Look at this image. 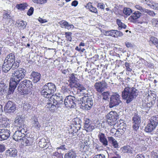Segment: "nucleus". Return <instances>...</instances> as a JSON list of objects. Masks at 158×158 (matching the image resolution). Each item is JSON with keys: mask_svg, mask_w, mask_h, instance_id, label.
Here are the masks:
<instances>
[{"mask_svg": "<svg viewBox=\"0 0 158 158\" xmlns=\"http://www.w3.org/2000/svg\"><path fill=\"white\" fill-rule=\"evenodd\" d=\"M24 122L23 118L20 116H17L15 119V124L17 127V129H23V127L24 129L27 128L26 125L24 123Z\"/></svg>", "mask_w": 158, "mask_h": 158, "instance_id": "obj_13", "label": "nucleus"}, {"mask_svg": "<svg viewBox=\"0 0 158 158\" xmlns=\"http://www.w3.org/2000/svg\"><path fill=\"white\" fill-rule=\"evenodd\" d=\"M5 150V146L2 144H0V152H2Z\"/></svg>", "mask_w": 158, "mask_h": 158, "instance_id": "obj_64", "label": "nucleus"}, {"mask_svg": "<svg viewBox=\"0 0 158 158\" xmlns=\"http://www.w3.org/2000/svg\"><path fill=\"white\" fill-rule=\"evenodd\" d=\"M17 23L18 25V27H19L20 29H25L27 25V23L23 20L18 21L17 22Z\"/></svg>", "mask_w": 158, "mask_h": 158, "instance_id": "obj_29", "label": "nucleus"}, {"mask_svg": "<svg viewBox=\"0 0 158 158\" xmlns=\"http://www.w3.org/2000/svg\"><path fill=\"white\" fill-rule=\"evenodd\" d=\"M93 7L92 5H91V3H88L86 6V7L87 9L90 10V8Z\"/></svg>", "mask_w": 158, "mask_h": 158, "instance_id": "obj_62", "label": "nucleus"}, {"mask_svg": "<svg viewBox=\"0 0 158 158\" xmlns=\"http://www.w3.org/2000/svg\"><path fill=\"white\" fill-rule=\"evenodd\" d=\"M139 123H133V128L135 131H137L140 125Z\"/></svg>", "mask_w": 158, "mask_h": 158, "instance_id": "obj_48", "label": "nucleus"}, {"mask_svg": "<svg viewBox=\"0 0 158 158\" xmlns=\"http://www.w3.org/2000/svg\"><path fill=\"white\" fill-rule=\"evenodd\" d=\"M26 72L24 69L19 68L14 71L12 73L13 77L10 80L19 84V81L24 78Z\"/></svg>", "mask_w": 158, "mask_h": 158, "instance_id": "obj_5", "label": "nucleus"}, {"mask_svg": "<svg viewBox=\"0 0 158 158\" xmlns=\"http://www.w3.org/2000/svg\"><path fill=\"white\" fill-rule=\"evenodd\" d=\"M125 66L126 67L127 70L129 72H131L132 70L131 68H130V64L128 62H126L125 63Z\"/></svg>", "mask_w": 158, "mask_h": 158, "instance_id": "obj_52", "label": "nucleus"}, {"mask_svg": "<svg viewBox=\"0 0 158 158\" xmlns=\"http://www.w3.org/2000/svg\"><path fill=\"white\" fill-rule=\"evenodd\" d=\"M56 90V86L52 82L46 84L41 88V94L44 97L49 98Z\"/></svg>", "mask_w": 158, "mask_h": 158, "instance_id": "obj_3", "label": "nucleus"}, {"mask_svg": "<svg viewBox=\"0 0 158 158\" xmlns=\"http://www.w3.org/2000/svg\"><path fill=\"white\" fill-rule=\"evenodd\" d=\"M132 12L131 10L129 8H125L123 10V13L127 15H129Z\"/></svg>", "mask_w": 158, "mask_h": 158, "instance_id": "obj_37", "label": "nucleus"}, {"mask_svg": "<svg viewBox=\"0 0 158 158\" xmlns=\"http://www.w3.org/2000/svg\"><path fill=\"white\" fill-rule=\"evenodd\" d=\"M34 139L32 137V135H30L29 137L25 136L22 139L23 143L26 146H30L33 144Z\"/></svg>", "mask_w": 158, "mask_h": 158, "instance_id": "obj_14", "label": "nucleus"}, {"mask_svg": "<svg viewBox=\"0 0 158 158\" xmlns=\"http://www.w3.org/2000/svg\"><path fill=\"white\" fill-rule=\"evenodd\" d=\"M106 33L108 35L114 37L121 36L123 34L121 32L116 30H111L107 31Z\"/></svg>", "mask_w": 158, "mask_h": 158, "instance_id": "obj_19", "label": "nucleus"}, {"mask_svg": "<svg viewBox=\"0 0 158 158\" xmlns=\"http://www.w3.org/2000/svg\"><path fill=\"white\" fill-rule=\"evenodd\" d=\"M78 4V2L76 0H75L72 2L71 5L72 6H76Z\"/></svg>", "mask_w": 158, "mask_h": 158, "instance_id": "obj_63", "label": "nucleus"}, {"mask_svg": "<svg viewBox=\"0 0 158 158\" xmlns=\"http://www.w3.org/2000/svg\"><path fill=\"white\" fill-rule=\"evenodd\" d=\"M72 33L70 32H66L65 33V37L68 40L71 41L72 40V37L71 35Z\"/></svg>", "mask_w": 158, "mask_h": 158, "instance_id": "obj_46", "label": "nucleus"}, {"mask_svg": "<svg viewBox=\"0 0 158 158\" xmlns=\"http://www.w3.org/2000/svg\"><path fill=\"white\" fill-rule=\"evenodd\" d=\"M34 11V8L32 7H31L30 9L28 10V12L27 13V15L29 16L31 15Z\"/></svg>", "mask_w": 158, "mask_h": 158, "instance_id": "obj_51", "label": "nucleus"}, {"mask_svg": "<svg viewBox=\"0 0 158 158\" xmlns=\"http://www.w3.org/2000/svg\"><path fill=\"white\" fill-rule=\"evenodd\" d=\"M135 7L137 9L139 10L141 12H144L145 10L146 9L142 8L141 6L139 5H136L135 6Z\"/></svg>", "mask_w": 158, "mask_h": 158, "instance_id": "obj_49", "label": "nucleus"}, {"mask_svg": "<svg viewBox=\"0 0 158 158\" xmlns=\"http://www.w3.org/2000/svg\"><path fill=\"white\" fill-rule=\"evenodd\" d=\"M5 109L6 113H13L16 110V105L14 102L9 101L5 106Z\"/></svg>", "mask_w": 158, "mask_h": 158, "instance_id": "obj_10", "label": "nucleus"}, {"mask_svg": "<svg viewBox=\"0 0 158 158\" xmlns=\"http://www.w3.org/2000/svg\"><path fill=\"white\" fill-rule=\"evenodd\" d=\"M51 101H48L47 103L46 107L48 108L49 110L52 112H54V111L56 110L57 108L60 107V104L56 103L55 102H53L52 103Z\"/></svg>", "mask_w": 158, "mask_h": 158, "instance_id": "obj_16", "label": "nucleus"}, {"mask_svg": "<svg viewBox=\"0 0 158 158\" xmlns=\"http://www.w3.org/2000/svg\"><path fill=\"white\" fill-rule=\"evenodd\" d=\"M61 27L68 29V30L74 28V26L72 24H69L68 22L66 21H62L60 22Z\"/></svg>", "mask_w": 158, "mask_h": 158, "instance_id": "obj_26", "label": "nucleus"}, {"mask_svg": "<svg viewBox=\"0 0 158 158\" xmlns=\"http://www.w3.org/2000/svg\"><path fill=\"white\" fill-rule=\"evenodd\" d=\"M141 15V13L139 11H136L132 14L131 17L133 19L135 20L139 18Z\"/></svg>", "mask_w": 158, "mask_h": 158, "instance_id": "obj_33", "label": "nucleus"}, {"mask_svg": "<svg viewBox=\"0 0 158 158\" xmlns=\"http://www.w3.org/2000/svg\"><path fill=\"white\" fill-rule=\"evenodd\" d=\"M17 150L15 148H11L6 151V155L9 157H15L17 155Z\"/></svg>", "mask_w": 158, "mask_h": 158, "instance_id": "obj_21", "label": "nucleus"}, {"mask_svg": "<svg viewBox=\"0 0 158 158\" xmlns=\"http://www.w3.org/2000/svg\"><path fill=\"white\" fill-rule=\"evenodd\" d=\"M156 127L149 123L145 128V131L148 132H151L155 129Z\"/></svg>", "mask_w": 158, "mask_h": 158, "instance_id": "obj_27", "label": "nucleus"}, {"mask_svg": "<svg viewBox=\"0 0 158 158\" xmlns=\"http://www.w3.org/2000/svg\"><path fill=\"white\" fill-rule=\"evenodd\" d=\"M107 84L105 80H102V81L96 83L94 85L95 89L98 92H102L107 87Z\"/></svg>", "mask_w": 158, "mask_h": 158, "instance_id": "obj_12", "label": "nucleus"}, {"mask_svg": "<svg viewBox=\"0 0 158 158\" xmlns=\"http://www.w3.org/2000/svg\"><path fill=\"white\" fill-rule=\"evenodd\" d=\"M152 22L155 25V26L158 27V20L155 19H153L152 20Z\"/></svg>", "mask_w": 158, "mask_h": 158, "instance_id": "obj_56", "label": "nucleus"}, {"mask_svg": "<svg viewBox=\"0 0 158 158\" xmlns=\"http://www.w3.org/2000/svg\"><path fill=\"white\" fill-rule=\"evenodd\" d=\"M98 136L100 142L102 143L103 145L106 146L107 145L108 141L104 134L100 132Z\"/></svg>", "mask_w": 158, "mask_h": 158, "instance_id": "obj_23", "label": "nucleus"}, {"mask_svg": "<svg viewBox=\"0 0 158 158\" xmlns=\"http://www.w3.org/2000/svg\"><path fill=\"white\" fill-rule=\"evenodd\" d=\"M150 40L156 46L158 44V40L154 37H151Z\"/></svg>", "mask_w": 158, "mask_h": 158, "instance_id": "obj_38", "label": "nucleus"}, {"mask_svg": "<svg viewBox=\"0 0 158 158\" xmlns=\"http://www.w3.org/2000/svg\"><path fill=\"white\" fill-rule=\"evenodd\" d=\"M82 99L85 102L82 101V103L81 104L82 106L84 107L86 110H89L93 104V101L92 98L85 97L82 98Z\"/></svg>", "mask_w": 158, "mask_h": 158, "instance_id": "obj_11", "label": "nucleus"}, {"mask_svg": "<svg viewBox=\"0 0 158 158\" xmlns=\"http://www.w3.org/2000/svg\"><path fill=\"white\" fill-rule=\"evenodd\" d=\"M125 44L127 48H132L133 46V45L131 43L129 42H126L125 43Z\"/></svg>", "mask_w": 158, "mask_h": 158, "instance_id": "obj_55", "label": "nucleus"}, {"mask_svg": "<svg viewBox=\"0 0 158 158\" xmlns=\"http://www.w3.org/2000/svg\"><path fill=\"white\" fill-rule=\"evenodd\" d=\"M32 87V82L26 79L21 82L18 87V90L21 94L26 95L30 92Z\"/></svg>", "mask_w": 158, "mask_h": 158, "instance_id": "obj_4", "label": "nucleus"}, {"mask_svg": "<svg viewBox=\"0 0 158 158\" xmlns=\"http://www.w3.org/2000/svg\"><path fill=\"white\" fill-rule=\"evenodd\" d=\"M138 93V91L135 88L127 86L122 92V97L123 99L126 100V102L128 104L135 98Z\"/></svg>", "mask_w": 158, "mask_h": 158, "instance_id": "obj_2", "label": "nucleus"}, {"mask_svg": "<svg viewBox=\"0 0 158 158\" xmlns=\"http://www.w3.org/2000/svg\"><path fill=\"white\" fill-rule=\"evenodd\" d=\"M18 84L16 83L15 81H14L10 80V87L7 91V94L8 95L13 94L15 89Z\"/></svg>", "mask_w": 158, "mask_h": 158, "instance_id": "obj_20", "label": "nucleus"}, {"mask_svg": "<svg viewBox=\"0 0 158 158\" xmlns=\"http://www.w3.org/2000/svg\"><path fill=\"white\" fill-rule=\"evenodd\" d=\"M10 16L6 12H5L3 15V18L6 19H10Z\"/></svg>", "mask_w": 158, "mask_h": 158, "instance_id": "obj_54", "label": "nucleus"}, {"mask_svg": "<svg viewBox=\"0 0 158 158\" xmlns=\"http://www.w3.org/2000/svg\"><path fill=\"white\" fill-rule=\"evenodd\" d=\"M149 123L156 127L158 123V116L152 117L150 119Z\"/></svg>", "mask_w": 158, "mask_h": 158, "instance_id": "obj_28", "label": "nucleus"}, {"mask_svg": "<svg viewBox=\"0 0 158 158\" xmlns=\"http://www.w3.org/2000/svg\"><path fill=\"white\" fill-rule=\"evenodd\" d=\"M102 94L103 99L106 100L108 98L109 94L108 92H104Z\"/></svg>", "mask_w": 158, "mask_h": 158, "instance_id": "obj_44", "label": "nucleus"}, {"mask_svg": "<svg viewBox=\"0 0 158 158\" xmlns=\"http://www.w3.org/2000/svg\"><path fill=\"white\" fill-rule=\"evenodd\" d=\"M133 123L140 124L141 123L140 117L138 114H135L132 118Z\"/></svg>", "mask_w": 158, "mask_h": 158, "instance_id": "obj_31", "label": "nucleus"}, {"mask_svg": "<svg viewBox=\"0 0 158 158\" xmlns=\"http://www.w3.org/2000/svg\"><path fill=\"white\" fill-rule=\"evenodd\" d=\"M152 5L151 7L154 9L158 10V3H155L154 2L151 3Z\"/></svg>", "mask_w": 158, "mask_h": 158, "instance_id": "obj_50", "label": "nucleus"}, {"mask_svg": "<svg viewBox=\"0 0 158 158\" xmlns=\"http://www.w3.org/2000/svg\"><path fill=\"white\" fill-rule=\"evenodd\" d=\"M60 94H56L55 95H52V97H50V99H54V101L55 102H56V103L60 104V107L61 106V103L62 102V97L60 96Z\"/></svg>", "mask_w": 158, "mask_h": 158, "instance_id": "obj_22", "label": "nucleus"}, {"mask_svg": "<svg viewBox=\"0 0 158 158\" xmlns=\"http://www.w3.org/2000/svg\"><path fill=\"white\" fill-rule=\"evenodd\" d=\"M70 83L71 84V87H73V85H74L76 82H75V77L74 75L72 74L70 77Z\"/></svg>", "mask_w": 158, "mask_h": 158, "instance_id": "obj_41", "label": "nucleus"}, {"mask_svg": "<svg viewBox=\"0 0 158 158\" xmlns=\"http://www.w3.org/2000/svg\"><path fill=\"white\" fill-rule=\"evenodd\" d=\"M97 6L101 9H104V5L102 3H98Z\"/></svg>", "mask_w": 158, "mask_h": 158, "instance_id": "obj_57", "label": "nucleus"}, {"mask_svg": "<svg viewBox=\"0 0 158 158\" xmlns=\"http://www.w3.org/2000/svg\"><path fill=\"white\" fill-rule=\"evenodd\" d=\"M18 130L16 131L13 135V138L16 141H22V139L24 138L25 137V133H26L27 131V128H24L23 129H17Z\"/></svg>", "mask_w": 158, "mask_h": 158, "instance_id": "obj_9", "label": "nucleus"}, {"mask_svg": "<svg viewBox=\"0 0 158 158\" xmlns=\"http://www.w3.org/2000/svg\"><path fill=\"white\" fill-rule=\"evenodd\" d=\"M35 3L40 4H44L47 2V0H32Z\"/></svg>", "mask_w": 158, "mask_h": 158, "instance_id": "obj_43", "label": "nucleus"}, {"mask_svg": "<svg viewBox=\"0 0 158 158\" xmlns=\"http://www.w3.org/2000/svg\"><path fill=\"white\" fill-rule=\"evenodd\" d=\"M118 117L117 113L116 111H111L106 116L107 119L106 122L110 125H114Z\"/></svg>", "mask_w": 158, "mask_h": 158, "instance_id": "obj_8", "label": "nucleus"}, {"mask_svg": "<svg viewBox=\"0 0 158 158\" xmlns=\"http://www.w3.org/2000/svg\"><path fill=\"white\" fill-rule=\"evenodd\" d=\"M123 151L124 152L132 153L131 149L129 147L124 146L123 148Z\"/></svg>", "mask_w": 158, "mask_h": 158, "instance_id": "obj_39", "label": "nucleus"}, {"mask_svg": "<svg viewBox=\"0 0 158 158\" xmlns=\"http://www.w3.org/2000/svg\"><path fill=\"white\" fill-rule=\"evenodd\" d=\"M31 106L28 103H24L23 105V109L25 110H28L30 108Z\"/></svg>", "mask_w": 158, "mask_h": 158, "instance_id": "obj_47", "label": "nucleus"}, {"mask_svg": "<svg viewBox=\"0 0 158 158\" xmlns=\"http://www.w3.org/2000/svg\"><path fill=\"white\" fill-rule=\"evenodd\" d=\"M96 158H106L105 156L103 154H100L95 156Z\"/></svg>", "mask_w": 158, "mask_h": 158, "instance_id": "obj_60", "label": "nucleus"}, {"mask_svg": "<svg viewBox=\"0 0 158 158\" xmlns=\"http://www.w3.org/2000/svg\"><path fill=\"white\" fill-rule=\"evenodd\" d=\"M144 13H147L149 15L153 17L154 16L156 15V14L153 11L147 9H146L145 10Z\"/></svg>", "mask_w": 158, "mask_h": 158, "instance_id": "obj_42", "label": "nucleus"}, {"mask_svg": "<svg viewBox=\"0 0 158 158\" xmlns=\"http://www.w3.org/2000/svg\"><path fill=\"white\" fill-rule=\"evenodd\" d=\"M41 74L37 72L32 71L31 74V79L34 83H36L41 79Z\"/></svg>", "mask_w": 158, "mask_h": 158, "instance_id": "obj_18", "label": "nucleus"}, {"mask_svg": "<svg viewBox=\"0 0 158 158\" xmlns=\"http://www.w3.org/2000/svg\"><path fill=\"white\" fill-rule=\"evenodd\" d=\"M112 131H116V132L114 134V135L116 136H119L120 135H122L123 134V132L122 131L121 129H119L118 130H116L115 129H111Z\"/></svg>", "mask_w": 158, "mask_h": 158, "instance_id": "obj_36", "label": "nucleus"}, {"mask_svg": "<svg viewBox=\"0 0 158 158\" xmlns=\"http://www.w3.org/2000/svg\"><path fill=\"white\" fill-rule=\"evenodd\" d=\"M135 158H145V156L142 154H139L136 155Z\"/></svg>", "mask_w": 158, "mask_h": 158, "instance_id": "obj_61", "label": "nucleus"}, {"mask_svg": "<svg viewBox=\"0 0 158 158\" xmlns=\"http://www.w3.org/2000/svg\"><path fill=\"white\" fill-rule=\"evenodd\" d=\"M27 5L26 3H23L20 4H18L16 7L19 9L20 10H24L27 7Z\"/></svg>", "mask_w": 158, "mask_h": 158, "instance_id": "obj_35", "label": "nucleus"}, {"mask_svg": "<svg viewBox=\"0 0 158 158\" xmlns=\"http://www.w3.org/2000/svg\"><path fill=\"white\" fill-rule=\"evenodd\" d=\"M39 145H40L41 147L43 148L47 144L46 140L44 139H42L39 142Z\"/></svg>", "mask_w": 158, "mask_h": 158, "instance_id": "obj_45", "label": "nucleus"}, {"mask_svg": "<svg viewBox=\"0 0 158 158\" xmlns=\"http://www.w3.org/2000/svg\"><path fill=\"white\" fill-rule=\"evenodd\" d=\"M85 121L84 127L87 131H91L94 128V127L90 123V121L89 119L87 118H84Z\"/></svg>", "mask_w": 158, "mask_h": 158, "instance_id": "obj_17", "label": "nucleus"}, {"mask_svg": "<svg viewBox=\"0 0 158 158\" xmlns=\"http://www.w3.org/2000/svg\"><path fill=\"white\" fill-rule=\"evenodd\" d=\"M77 102V100L75 97L70 95L66 97L64 102L66 107L74 108L76 107Z\"/></svg>", "mask_w": 158, "mask_h": 158, "instance_id": "obj_7", "label": "nucleus"}, {"mask_svg": "<svg viewBox=\"0 0 158 158\" xmlns=\"http://www.w3.org/2000/svg\"><path fill=\"white\" fill-rule=\"evenodd\" d=\"M113 147L115 148H118V145L116 140L112 144Z\"/></svg>", "mask_w": 158, "mask_h": 158, "instance_id": "obj_59", "label": "nucleus"}, {"mask_svg": "<svg viewBox=\"0 0 158 158\" xmlns=\"http://www.w3.org/2000/svg\"><path fill=\"white\" fill-rule=\"evenodd\" d=\"M32 127L36 129L39 130L41 126L38 119L36 118H32Z\"/></svg>", "mask_w": 158, "mask_h": 158, "instance_id": "obj_25", "label": "nucleus"}, {"mask_svg": "<svg viewBox=\"0 0 158 158\" xmlns=\"http://www.w3.org/2000/svg\"><path fill=\"white\" fill-rule=\"evenodd\" d=\"M15 55L11 53L7 55L2 66V70L5 73L8 72L11 68L12 69H17L19 66L20 60L15 61Z\"/></svg>", "mask_w": 158, "mask_h": 158, "instance_id": "obj_1", "label": "nucleus"}, {"mask_svg": "<svg viewBox=\"0 0 158 158\" xmlns=\"http://www.w3.org/2000/svg\"><path fill=\"white\" fill-rule=\"evenodd\" d=\"M10 131L5 128L0 129V140L7 139L10 136Z\"/></svg>", "mask_w": 158, "mask_h": 158, "instance_id": "obj_15", "label": "nucleus"}, {"mask_svg": "<svg viewBox=\"0 0 158 158\" xmlns=\"http://www.w3.org/2000/svg\"><path fill=\"white\" fill-rule=\"evenodd\" d=\"M121 101L120 96L117 93H114L111 96L109 104V107L112 108L119 105Z\"/></svg>", "mask_w": 158, "mask_h": 158, "instance_id": "obj_6", "label": "nucleus"}, {"mask_svg": "<svg viewBox=\"0 0 158 158\" xmlns=\"http://www.w3.org/2000/svg\"><path fill=\"white\" fill-rule=\"evenodd\" d=\"M2 113L0 114V123H3V124L6 123L5 122L7 120L9 121V120L4 115L2 114Z\"/></svg>", "mask_w": 158, "mask_h": 158, "instance_id": "obj_34", "label": "nucleus"}, {"mask_svg": "<svg viewBox=\"0 0 158 158\" xmlns=\"http://www.w3.org/2000/svg\"><path fill=\"white\" fill-rule=\"evenodd\" d=\"M77 156L75 151L70 150L65 154L64 158H76Z\"/></svg>", "mask_w": 158, "mask_h": 158, "instance_id": "obj_24", "label": "nucleus"}, {"mask_svg": "<svg viewBox=\"0 0 158 158\" xmlns=\"http://www.w3.org/2000/svg\"><path fill=\"white\" fill-rule=\"evenodd\" d=\"M5 84L3 83H0V94H2L5 91Z\"/></svg>", "mask_w": 158, "mask_h": 158, "instance_id": "obj_40", "label": "nucleus"}, {"mask_svg": "<svg viewBox=\"0 0 158 158\" xmlns=\"http://www.w3.org/2000/svg\"><path fill=\"white\" fill-rule=\"evenodd\" d=\"M108 141L111 144L113 143L116 140L112 137H108Z\"/></svg>", "mask_w": 158, "mask_h": 158, "instance_id": "obj_53", "label": "nucleus"}, {"mask_svg": "<svg viewBox=\"0 0 158 158\" xmlns=\"http://www.w3.org/2000/svg\"><path fill=\"white\" fill-rule=\"evenodd\" d=\"M117 23L118 26V29L119 30L122 28L126 29V26L123 23L121 22V20L118 19L117 20Z\"/></svg>", "mask_w": 158, "mask_h": 158, "instance_id": "obj_32", "label": "nucleus"}, {"mask_svg": "<svg viewBox=\"0 0 158 158\" xmlns=\"http://www.w3.org/2000/svg\"><path fill=\"white\" fill-rule=\"evenodd\" d=\"M89 10L92 12H94L95 13H98V11L96 8L93 6L91 8H90V9Z\"/></svg>", "mask_w": 158, "mask_h": 158, "instance_id": "obj_58", "label": "nucleus"}, {"mask_svg": "<svg viewBox=\"0 0 158 158\" xmlns=\"http://www.w3.org/2000/svg\"><path fill=\"white\" fill-rule=\"evenodd\" d=\"M73 87H75L78 88L80 92L86 90V88L82 85L80 84L79 83H76L74 85H73Z\"/></svg>", "mask_w": 158, "mask_h": 158, "instance_id": "obj_30", "label": "nucleus"}]
</instances>
